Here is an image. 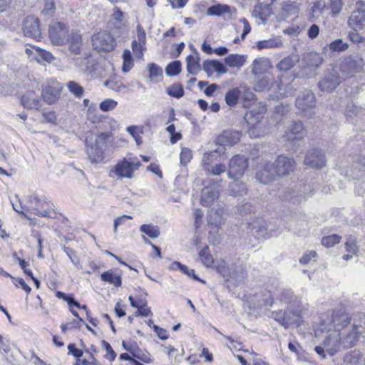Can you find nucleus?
Listing matches in <instances>:
<instances>
[{
    "label": "nucleus",
    "mask_w": 365,
    "mask_h": 365,
    "mask_svg": "<svg viewBox=\"0 0 365 365\" xmlns=\"http://www.w3.org/2000/svg\"><path fill=\"white\" fill-rule=\"evenodd\" d=\"M203 70L207 73L208 76H211L215 71L218 74L222 75L227 72V68L221 62L212 60L206 61L203 63Z\"/></svg>",
    "instance_id": "5701e85b"
},
{
    "label": "nucleus",
    "mask_w": 365,
    "mask_h": 365,
    "mask_svg": "<svg viewBox=\"0 0 365 365\" xmlns=\"http://www.w3.org/2000/svg\"><path fill=\"white\" fill-rule=\"evenodd\" d=\"M295 162L292 158H289L285 155H279L277 157L274 169L277 176H284L289 175L294 169Z\"/></svg>",
    "instance_id": "2eb2a0df"
},
{
    "label": "nucleus",
    "mask_w": 365,
    "mask_h": 365,
    "mask_svg": "<svg viewBox=\"0 0 365 365\" xmlns=\"http://www.w3.org/2000/svg\"><path fill=\"white\" fill-rule=\"evenodd\" d=\"M13 257L14 259L19 262V265L24 270V272L29 277H32V272L31 270L29 269L27 267H29V264L28 262H26L25 259H21L20 257L18 256L16 252H14L13 254Z\"/></svg>",
    "instance_id": "603ef678"
},
{
    "label": "nucleus",
    "mask_w": 365,
    "mask_h": 365,
    "mask_svg": "<svg viewBox=\"0 0 365 365\" xmlns=\"http://www.w3.org/2000/svg\"><path fill=\"white\" fill-rule=\"evenodd\" d=\"M166 73L168 76H175L181 71V63L179 61H173L166 67Z\"/></svg>",
    "instance_id": "de8ad7c7"
},
{
    "label": "nucleus",
    "mask_w": 365,
    "mask_h": 365,
    "mask_svg": "<svg viewBox=\"0 0 365 365\" xmlns=\"http://www.w3.org/2000/svg\"><path fill=\"white\" fill-rule=\"evenodd\" d=\"M168 93L173 97L179 98L184 94L182 87L179 84H173L168 88Z\"/></svg>",
    "instance_id": "09e8293b"
},
{
    "label": "nucleus",
    "mask_w": 365,
    "mask_h": 365,
    "mask_svg": "<svg viewBox=\"0 0 365 365\" xmlns=\"http://www.w3.org/2000/svg\"><path fill=\"white\" fill-rule=\"evenodd\" d=\"M348 25L356 31H361L365 29V5L363 2L356 4V9L348 19Z\"/></svg>",
    "instance_id": "6e6552de"
},
{
    "label": "nucleus",
    "mask_w": 365,
    "mask_h": 365,
    "mask_svg": "<svg viewBox=\"0 0 365 365\" xmlns=\"http://www.w3.org/2000/svg\"><path fill=\"white\" fill-rule=\"evenodd\" d=\"M266 111L265 105L259 102L246 113L245 119L248 125L247 133L251 138L261 137L267 132V128L262 122Z\"/></svg>",
    "instance_id": "f03ea898"
},
{
    "label": "nucleus",
    "mask_w": 365,
    "mask_h": 365,
    "mask_svg": "<svg viewBox=\"0 0 365 365\" xmlns=\"http://www.w3.org/2000/svg\"><path fill=\"white\" fill-rule=\"evenodd\" d=\"M296 105L303 111L314 107L315 97L314 93L310 91H306L302 96H298L296 101Z\"/></svg>",
    "instance_id": "4be33fe9"
},
{
    "label": "nucleus",
    "mask_w": 365,
    "mask_h": 365,
    "mask_svg": "<svg viewBox=\"0 0 365 365\" xmlns=\"http://www.w3.org/2000/svg\"><path fill=\"white\" fill-rule=\"evenodd\" d=\"M68 33V28L61 22L53 21L50 25L49 35L53 44H63L67 40Z\"/></svg>",
    "instance_id": "9b49d317"
},
{
    "label": "nucleus",
    "mask_w": 365,
    "mask_h": 365,
    "mask_svg": "<svg viewBox=\"0 0 365 365\" xmlns=\"http://www.w3.org/2000/svg\"><path fill=\"white\" fill-rule=\"evenodd\" d=\"M56 296L58 297V298H62L65 301H66L68 302V304L69 305V307L71 308L73 306H75L76 307H80V304L78 302H77L76 301L74 300L73 298L71 297H68V296H66L63 292H57L56 293Z\"/></svg>",
    "instance_id": "052dcab7"
},
{
    "label": "nucleus",
    "mask_w": 365,
    "mask_h": 365,
    "mask_svg": "<svg viewBox=\"0 0 365 365\" xmlns=\"http://www.w3.org/2000/svg\"><path fill=\"white\" fill-rule=\"evenodd\" d=\"M344 2L343 0H330L329 9L331 10L330 14L333 16L340 14Z\"/></svg>",
    "instance_id": "37998d69"
},
{
    "label": "nucleus",
    "mask_w": 365,
    "mask_h": 365,
    "mask_svg": "<svg viewBox=\"0 0 365 365\" xmlns=\"http://www.w3.org/2000/svg\"><path fill=\"white\" fill-rule=\"evenodd\" d=\"M67 88L68 91L74 95L76 98H82L84 90L82 86L75 81H70L66 83Z\"/></svg>",
    "instance_id": "ea45409f"
},
{
    "label": "nucleus",
    "mask_w": 365,
    "mask_h": 365,
    "mask_svg": "<svg viewBox=\"0 0 365 365\" xmlns=\"http://www.w3.org/2000/svg\"><path fill=\"white\" fill-rule=\"evenodd\" d=\"M21 104L25 108L39 110L44 101L43 90L37 88L28 90L20 98Z\"/></svg>",
    "instance_id": "39448f33"
},
{
    "label": "nucleus",
    "mask_w": 365,
    "mask_h": 365,
    "mask_svg": "<svg viewBox=\"0 0 365 365\" xmlns=\"http://www.w3.org/2000/svg\"><path fill=\"white\" fill-rule=\"evenodd\" d=\"M255 90L257 91L269 90L274 83V78L271 75V73L262 75L259 77H255Z\"/></svg>",
    "instance_id": "bb28decb"
},
{
    "label": "nucleus",
    "mask_w": 365,
    "mask_h": 365,
    "mask_svg": "<svg viewBox=\"0 0 365 365\" xmlns=\"http://www.w3.org/2000/svg\"><path fill=\"white\" fill-rule=\"evenodd\" d=\"M220 190L215 185L205 186L201 192V204L203 206H209L212 205L219 197Z\"/></svg>",
    "instance_id": "a211bd4d"
},
{
    "label": "nucleus",
    "mask_w": 365,
    "mask_h": 365,
    "mask_svg": "<svg viewBox=\"0 0 365 365\" xmlns=\"http://www.w3.org/2000/svg\"><path fill=\"white\" fill-rule=\"evenodd\" d=\"M140 163L137 157H128L118 163L112 172L120 179H131L134 176V172L138 169Z\"/></svg>",
    "instance_id": "20e7f679"
},
{
    "label": "nucleus",
    "mask_w": 365,
    "mask_h": 365,
    "mask_svg": "<svg viewBox=\"0 0 365 365\" xmlns=\"http://www.w3.org/2000/svg\"><path fill=\"white\" fill-rule=\"evenodd\" d=\"M200 58L197 53L189 55L186 58L187 70L191 74H196L200 71Z\"/></svg>",
    "instance_id": "72a5a7b5"
},
{
    "label": "nucleus",
    "mask_w": 365,
    "mask_h": 365,
    "mask_svg": "<svg viewBox=\"0 0 365 365\" xmlns=\"http://www.w3.org/2000/svg\"><path fill=\"white\" fill-rule=\"evenodd\" d=\"M118 105V102L111 98H107L103 101L100 105V109L103 112H108L114 110Z\"/></svg>",
    "instance_id": "49530a36"
},
{
    "label": "nucleus",
    "mask_w": 365,
    "mask_h": 365,
    "mask_svg": "<svg viewBox=\"0 0 365 365\" xmlns=\"http://www.w3.org/2000/svg\"><path fill=\"white\" fill-rule=\"evenodd\" d=\"M140 230L151 238H157L160 235V230L158 226L152 224L143 225L140 226Z\"/></svg>",
    "instance_id": "4c0bfd02"
},
{
    "label": "nucleus",
    "mask_w": 365,
    "mask_h": 365,
    "mask_svg": "<svg viewBox=\"0 0 365 365\" xmlns=\"http://www.w3.org/2000/svg\"><path fill=\"white\" fill-rule=\"evenodd\" d=\"M101 280L119 287L122 284V278L120 275L114 273L112 269L103 272L101 276Z\"/></svg>",
    "instance_id": "473e14b6"
},
{
    "label": "nucleus",
    "mask_w": 365,
    "mask_h": 365,
    "mask_svg": "<svg viewBox=\"0 0 365 365\" xmlns=\"http://www.w3.org/2000/svg\"><path fill=\"white\" fill-rule=\"evenodd\" d=\"M333 329H329L323 346H316V352L324 358V351L334 354L340 348H349L355 345L359 336V327L350 324V318L346 314L334 313L332 317Z\"/></svg>",
    "instance_id": "f257e3e1"
},
{
    "label": "nucleus",
    "mask_w": 365,
    "mask_h": 365,
    "mask_svg": "<svg viewBox=\"0 0 365 365\" xmlns=\"http://www.w3.org/2000/svg\"><path fill=\"white\" fill-rule=\"evenodd\" d=\"M358 181L356 183V192L358 195L365 194V178H360L357 176Z\"/></svg>",
    "instance_id": "69168bd1"
},
{
    "label": "nucleus",
    "mask_w": 365,
    "mask_h": 365,
    "mask_svg": "<svg viewBox=\"0 0 365 365\" xmlns=\"http://www.w3.org/2000/svg\"><path fill=\"white\" fill-rule=\"evenodd\" d=\"M282 38L280 36H275L257 41L256 47L259 51H261L263 49L279 48L282 46Z\"/></svg>",
    "instance_id": "c756f323"
},
{
    "label": "nucleus",
    "mask_w": 365,
    "mask_h": 365,
    "mask_svg": "<svg viewBox=\"0 0 365 365\" xmlns=\"http://www.w3.org/2000/svg\"><path fill=\"white\" fill-rule=\"evenodd\" d=\"M277 174L274 169V164L267 162L260 163L256 172V178L263 184H268L274 180Z\"/></svg>",
    "instance_id": "ddd939ff"
},
{
    "label": "nucleus",
    "mask_w": 365,
    "mask_h": 365,
    "mask_svg": "<svg viewBox=\"0 0 365 365\" xmlns=\"http://www.w3.org/2000/svg\"><path fill=\"white\" fill-rule=\"evenodd\" d=\"M339 77L336 73H331L325 76L319 83V87L324 91H332L339 84Z\"/></svg>",
    "instance_id": "a878e982"
},
{
    "label": "nucleus",
    "mask_w": 365,
    "mask_h": 365,
    "mask_svg": "<svg viewBox=\"0 0 365 365\" xmlns=\"http://www.w3.org/2000/svg\"><path fill=\"white\" fill-rule=\"evenodd\" d=\"M235 9H231L227 5L224 4H217L210 6L207 11V14L209 16H222L224 15V17L231 18L232 12H235Z\"/></svg>",
    "instance_id": "c85d7f7f"
},
{
    "label": "nucleus",
    "mask_w": 365,
    "mask_h": 365,
    "mask_svg": "<svg viewBox=\"0 0 365 365\" xmlns=\"http://www.w3.org/2000/svg\"><path fill=\"white\" fill-rule=\"evenodd\" d=\"M93 47L98 51H110L114 48V38L107 31H100L92 38Z\"/></svg>",
    "instance_id": "9d476101"
},
{
    "label": "nucleus",
    "mask_w": 365,
    "mask_h": 365,
    "mask_svg": "<svg viewBox=\"0 0 365 365\" xmlns=\"http://www.w3.org/2000/svg\"><path fill=\"white\" fill-rule=\"evenodd\" d=\"M247 60V55H240L238 53H232L225 58V63L232 68L240 69L242 67Z\"/></svg>",
    "instance_id": "cd10ccee"
},
{
    "label": "nucleus",
    "mask_w": 365,
    "mask_h": 365,
    "mask_svg": "<svg viewBox=\"0 0 365 365\" xmlns=\"http://www.w3.org/2000/svg\"><path fill=\"white\" fill-rule=\"evenodd\" d=\"M233 181L230 184L229 193L231 195H242L246 193L247 188L245 185L241 182L240 179H232Z\"/></svg>",
    "instance_id": "f704fd0d"
},
{
    "label": "nucleus",
    "mask_w": 365,
    "mask_h": 365,
    "mask_svg": "<svg viewBox=\"0 0 365 365\" xmlns=\"http://www.w3.org/2000/svg\"><path fill=\"white\" fill-rule=\"evenodd\" d=\"M328 9L329 6H327L324 0H317L312 6L313 15L319 16L323 14Z\"/></svg>",
    "instance_id": "a19ab883"
},
{
    "label": "nucleus",
    "mask_w": 365,
    "mask_h": 365,
    "mask_svg": "<svg viewBox=\"0 0 365 365\" xmlns=\"http://www.w3.org/2000/svg\"><path fill=\"white\" fill-rule=\"evenodd\" d=\"M227 166L222 163H217L212 166H208L205 169L207 174L213 175H220V174L225 172Z\"/></svg>",
    "instance_id": "79ce46f5"
},
{
    "label": "nucleus",
    "mask_w": 365,
    "mask_h": 365,
    "mask_svg": "<svg viewBox=\"0 0 365 365\" xmlns=\"http://www.w3.org/2000/svg\"><path fill=\"white\" fill-rule=\"evenodd\" d=\"M200 258L202 264L207 267H210L214 264V259L211 254L208 252V247H203L199 252Z\"/></svg>",
    "instance_id": "58836bf2"
},
{
    "label": "nucleus",
    "mask_w": 365,
    "mask_h": 365,
    "mask_svg": "<svg viewBox=\"0 0 365 365\" xmlns=\"http://www.w3.org/2000/svg\"><path fill=\"white\" fill-rule=\"evenodd\" d=\"M170 269L171 270H177L180 269L182 272L187 274L190 272V269L180 263L179 262H174L170 265Z\"/></svg>",
    "instance_id": "338daca9"
},
{
    "label": "nucleus",
    "mask_w": 365,
    "mask_h": 365,
    "mask_svg": "<svg viewBox=\"0 0 365 365\" xmlns=\"http://www.w3.org/2000/svg\"><path fill=\"white\" fill-rule=\"evenodd\" d=\"M248 167L247 159L240 155L233 156L229 163L228 177L230 179H241Z\"/></svg>",
    "instance_id": "0eeeda50"
},
{
    "label": "nucleus",
    "mask_w": 365,
    "mask_h": 365,
    "mask_svg": "<svg viewBox=\"0 0 365 365\" xmlns=\"http://www.w3.org/2000/svg\"><path fill=\"white\" fill-rule=\"evenodd\" d=\"M364 65L363 58L359 55H353L345 60L344 69L349 74H353L362 71Z\"/></svg>",
    "instance_id": "412c9836"
},
{
    "label": "nucleus",
    "mask_w": 365,
    "mask_h": 365,
    "mask_svg": "<svg viewBox=\"0 0 365 365\" xmlns=\"http://www.w3.org/2000/svg\"><path fill=\"white\" fill-rule=\"evenodd\" d=\"M227 213L223 207L211 209L207 215V226L210 232L217 233L225 224Z\"/></svg>",
    "instance_id": "423d86ee"
},
{
    "label": "nucleus",
    "mask_w": 365,
    "mask_h": 365,
    "mask_svg": "<svg viewBox=\"0 0 365 365\" xmlns=\"http://www.w3.org/2000/svg\"><path fill=\"white\" fill-rule=\"evenodd\" d=\"M62 216L55 210L53 204L47 203V227H54V225L61 222Z\"/></svg>",
    "instance_id": "2f4dec72"
},
{
    "label": "nucleus",
    "mask_w": 365,
    "mask_h": 365,
    "mask_svg": "<svg viewBox=\"0 0 365 365\" xmlns=\"http://www.w3.org/2000/svg\"><path fill=\"white\" fill-rule=\"evenodd\" d=\"M63 86L56 80L51 79L47 82V103H56L60 98Z\"/></svg>",
    "instance_id": "6ab92c4d"
},
{
    "label": "nucleus",
    "mask_w": 365,
    "mask_h": 365,
    "mask_svg": "<svg viewBox=\"0 0 365 365\" xmlns=\"http://www.w3.org/2000/svg\"><path fill=\"white\" fill-rule=\"evenodd\" d=\"M302 63L306 75H312L322 63L323 59L318 53L310 52L303 56Z\"/></svg>",
    "instance_id": "4468645a"
},
{
    "label": "nucleus",
    "mask_w": 365,
    "mask_h": 365,
    "mask_svg": "<svg viewBox=\"0 0 365 365\" xmlns=\"http://www.w3.org/2000/svg\"><path fill=\"white\" fill-rule=\"evenodd\" d=\"M240 94L241 92L239 88L230 89L225 95L226 103L230 106H235L238 102Z\"/></svg>",
    "instance_id": "c9c22d12"
},
{
    "label": "nucleus",
    "mask_w": 365,
    "mask_h": 365,
    "mask_svg": "<svg viewBox=\"0 0 365 365\" xmlns=\"http://www.w3.org/2000/svg\"><path fill=\"white\" fill-rule=\"evenodd\" d=\"M241 138V133L234 130H225L221 133L217 139V144L223 146H232L237 143Z\"/></svg>",
    "instance_id": "aec40b11"
},
{
    "label": "nucleus",
    "mask_w": 365,
    "mask_h": 365,
    "mask_svg": "<svg viewBox=\"0 0 365 365\" xmlns=\"http://www.w3.org/2000/svg\"><path fill=\"white\" fill-rule=\"evenodd\" d=\"M272 14V8L269 4L259 2L252 11V15L258 25L265 24Z\"/></svg>",
    "instance_id": "dca6fc26"
},
{
    "label": "nucleus",
    "mask_w": 365,
    "mask_h": 365,
    "mask_svg": "<svg viewBox=\"0 0 365 365\" xmlns=\"http://www.w3.org/2000/svg\"><path fill=\"white\" fill-rule=\"evenodd\" d=\"M325 162L324 153L317 149L309 150L304 159V163L312 168H322L325 165Z\"/></svg>",
    "instance_id": "f3484780"
},
{
    "label": "nucleus",
    "mask_w": 365,
    "mask_h": 365,
    "mask_svg": "<svg viewBox=\"0 0 365 365\" xmlns=\"http://www.w3.org/2000/svg\"><path fill=\"white\" fill-rule=\"evenodd\" d=\"M23 32L24 36L40 41L42 38L39 20L34 16L30 15L26 17L23 24Z\"/></svg>",
    "instance_id": "1a4fd4ad"
},
{
    "label": "nucleus",
    "mask_w": 365,
    "mask_h": 365,
    "mask_svg": "<svg viewBox=\"0 0 365 365\" xmlns=\"http://www.w3.org/2000/svg\"><path fill=\"white\" fill-rule=\"evenodd\" d=\"M149 70V78L151 81H153L155 78L160 76L163 73L162 69L155 63H150L148 66Z\"/></svg>",
    "instance_id": "5fc2aeb1"
},
{
    "label": "nucleus",
    "mask_w": 365,
    "mask_h": 365,
    "mask_svg": "<svg viewBox=\"0 0 365 365\" xmlns=\"http://www.w3.org/2000/svg\"><path fill=\"white\" fill-rule=\"evenodd\" d=\"M346 250L352 255H357L359 252V247L354 239H349L345 243Z\"/></svg>",
    "instance_id": "bf43d9fd"
},
{
    "label": "nucleus",
    "mask_w": 365,
    "mask_h": 365,
    "mask_svg": "<svg viewBox=\"0 0 365 365\" xmlns=\"http://www.w3.org/2000/svg\"><path fill=\"white\" fill-rule=\"evenodd\" d=\"M13 283L17 288H21L27 294L31 291V287L22 278L12 277Z\"/></svg>",
    "instance_id": "13d9d810"
},
{
    "label": "nucleus",
    "mask_w": 365,
    "mask_h": 365,
    "mask_svg": "<svg viewBox=\"0 0 365 365\" xmlns=\"http://www.w3.org/2000/svg\"><path fill=\"white\" fill-rule=\"evenodd\" d=\"M356 176L362 179L365 178V155L359 160Z\"/></svg>",
    "instance_id": "0e129e2a"
},
{
    "label": "nucleus",
    "mask_w": 365,
    "mask_h": 365,
    "mask_svg": "<svg viewBox=\"0 0 365 365\" xmlns=\"http://www.w3.org/2000/svg\"><path fill=\"white\" fill-rule=\"evenodd\" d=\"M123 12L118 7L115 6L111 15V19L118 24H120L123 20Z\"/></svg>",
    "instance_id": "680f3d73"
},
{
    "label": "nucleus",
    "mask_w": 365,
    "mask_h": 365,
    "mask_svg": "<svg viewBox=\"0 0 365 365\" xmlns=\"http://www.w3.org/2000/svg\"><path fill=\"white\" fill-rule=\"evenodd\" d=\"M341 240V237L338 235L334 234L331 235L324 237L322 239V245L326 247H331L338 244Z\"/></svg>",
    "instance_id": "a18cd8bd"
},
{
    "label": "nucleus",
    "mask_w": 365,
    "mask_h": 365,
    "mask_svg": "<svg viewBox=\"0 0 365 365\" xmlns=\"http://www.w3.org/2000/svg\"><path fill=\"white\" fill-rule=\"evenodd\" d=\"M304 128L301 123H295L291 125L286 130L283 138L287 141H294L303 137Z\"/></svg>",
    "instance_id": "b1692460"
},
{
    "label": "nucleus",
    "mask_w": 365,
    "mask_h": 365,
    "mask_svg": "<svg viewBox=\"0 0 365 365\" xmlns=\"http://www.w3.org/2000/svg\"><path fill=\"white\" fill-rule=\"evenodd\" d=\"M126 131L135 139L137 145H140L143 143L141 134L143 133V128L142 126H128Z\"/></svg>",
    "instance_id": "e433bc0d"
},
{
    "label": "nucleus",
    "mask_w": 365,
    "mask_h": 365,
    "mask_svg": "<svg viewBox=\"0 0 365 365\" xmlns=\"http://www.w3.org/2000/svg\"><path fill=\"white\" fill-rule=\"evenodd\" d=\"M25 51L30 61H36L40 63L46 61V50L44 49L31 44H26Z\"/></svg>",
    "instance_id": "393cba45"
},
{
    "label": "nucleus",
    "mask_w": 365,
    "mask_h": 365,
    "mask_svg": "<svg viewBox=\"0 0 365 365\" xmlns=\"http://www.w3.org/2000/svg\"><path fill=\"white\" fill-rule=\"evenodd\" d=\"M108 138L109 135L105 133L99 135L91 133L86 137V152L91 163H99L103 160Z\"/></svg>",
    "instance_id": "7ed1b4c3"
},
{
    "label": "nucleus",
    "mask_w": 365,
    "mask_h": 365,
    "mask_svg": "<svg viewBox=\"0 0 365 365\" xmlns=\"http://www.w3.org/2000/svg\"><path fill=\"white\" fill-rule=\"evenodd\" d=\"M317 254L314 250L307 251L304 253L302 257L299 259V262L302 264H307L311 262L312 259L315 261Z\"/></svg>",
    "instance_id": "4d7b16f0"
},
{
    "label": "nucleus",
    "mask_w": 365,
    "mask_h": 365,
    "mask_svg": "<svg viewBox=\"0 0 365 365\" xmlns=\"http://www.w3.org/2000/svg\"><path fill=\"white\" fill-rule=\"evenodd\" d=\"M213 267L217 269V271L225 275L227 272L226 263L223 259H217L214 261Z\"/></svg>",
    "instance_id": "e2e57ef3"
},
{
    "label": "nucleus",
    "mask_w": 365,
    "mask_h": 365,
    "mask_svg": "<svg viewBox=\"0 0 365 365\" xmlns=\"http://www.w3.org/2000/svg\"><path fill=\"white\" fill-rule=\"evenodd\" d=\"M294 61L291 57L282 59L277 66V68L281 71H288L294 66Z\"/></svg>",
    "instance_id": "864d4df0"
},
{
    "label": "nucleus",
    "mask_w": 365,
    "mask_h": 365,
    "mask_svg": "<svg viewBox=\"0 0 365 365\" xmlns=\"http://www.w3.org/2000/svg\"><path fill=\"white\" fill-rule=\"evenodd\" d=\"M217 158V152L216 150L205 153L202 160V165L204 169L207 168L208 166H212V163L216 161Z\"/></svg>",
    "instance_id": "c03bdc74"
},
{
    "label": "nucleus",
    "mask_w": 365,
    "mask_h": 365,
    "mask_svg": "<svg viewBox=\"0 0 365 365\" xmlns=\"http://www.w3.org/2000/svg\"><path fill=\"white\" fill-rule=\"evenodd\" d=\"M145 43L137 42L136 40L132 41V49L134 55L138 58H142L143 56V50L145 49Z\"/></svg>",
    "instance_id": "8fccbe9b"
},
{
    "label": "nucleus",
    "mask_w": 365,
    "mask_h": 365,
    "mask_svg": "<svg viewBox=\"0 0 365 365\" xmlns=\"http://www.w3.org/2000/svg\"><path fill=\"white\" fill-rule=\"evenodd\" d=\"M31 206L30 208L25 210H24V208H22L21 211L18 212H20L24 216H25L29 220H34L35 216L44 217L46 215L43 212H41V210H40L39 208L32 207V205L38 206V205L41 204L40 202L36 198H34V200H31Z\"/></svg>",
    "instance_id": "7c9ffc66"
},
{
    "label": "nucleus",
    "mask_w": 365,
    "mask_h": 365,
    "mask_svg": "<svg viewBox=\"0 0 365 365\" xmlns=\"http://www.w3.org/2000/svg\"><path fill=\"white\" fill-rule=\"evenodd\" d=\"M332 51H344L348 48V44L344 43L341 39H337L329 45Z\"/></svg>",
    "instance_id": "3c124183"
},
{
    "label": "nucleus",
    "mask_w": 365,
    "mask_h": 365,
    "mask_svg": "<svg viewBox=\"0 0 365 365\" xmlns=\"http://www.w3.org/2000/svg\"><path fill=\"white\" fill-rule=\"evenodd\" d=\"M180 163L186 165L192 158V151L187 148H183L180 153Z\"/></svg>",
    "instance_id": "6e6d98bb"
},
{
    "label": "nucleus",
    "mask_w": 365,
    "mask_h": 365,
    "mask_svg": "<svg viewBox=\"0 0 365 365\" xmlns=\"http://www.w3.org/2000/svg\"><path fill=\"white\" fill-rule=\"evenodd\" d=\"M273 66L271 61L266 57L255 58L250 66L251 73L255 77H259L262 75L268 74L272 71Z\"/></svg>",
    "instance_id": "f8f14e48"
},
{
    "label": "nucleus",
    "mask_w": 365,
    "mask_h": 365,
    "mask_svg": "<svg viewBox=\"0 0 365 365\" xmlns=\"http://www.w3.org/2000/svg\"><path fill=\"white\" fill-rule=\"evenodd\" d=\"M136 29H137V38H138L137 42L145 44L146 34H145V30L140 24H138L137 26Z\"/></svg>",
    "instance_id": "774afa93"
}]
</instances>
